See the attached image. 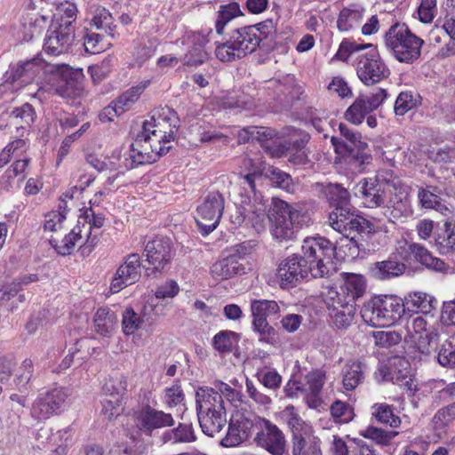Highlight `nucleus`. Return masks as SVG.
<instances>
[{
	"label": "nucleus",
	"mask_w": 455,
	"mask_h": 455,
	"mask_svg": "<svg viewBox=\"0 0 455 455\" xmlns=\"http://www.w3.org/2000/svg\"><path fill=\"white\" fill-rule=\"evenodd\" d=\"M180 125V120L174 110L164 107L153 111L150 120L143 123L142 130L137 134L131 146L129 157L118 164L116 174L109 176L107 184L111 186L120 173L139 165L152 164L160 156L166 155L172 148L170 143Z\"/></svg>",
	"instance_id": "1"
},
{
	"label": "nucleus",
	"mask_w": 455,
	"mask_h": 455,
	"mask_svg": "<svg viewBox=\"0 0 455 455\" xmlns=\"http://www.w3.org/2000/svg\"><path fill=\"white\" fill-rule=\"evenodd\" d=\"M302 256L292 255L281 261L276 276L282 289L297 286L310 275L314 278L331 275L336 247L324 237H307L301 247Z\"/></svg>",
	"instance_id": "2"
},
{
	"label": "nucleus",
	"mask_w": 455,
	"mask_h": 455,
	"mask_svg": "<svg viewBox=\"0 0 455 455\" xmlns=\"http://www.w3.org/2000/svg\"><path fill=\"white\" fill-rule=\"evenodd\" d=\"M46 68L44 83L39 87L37 93L47 92L50 95H59L63 98H75L84 90V74L82 70L74 69L68 65H44L42 59L36 57L12 68L8 81L17 87L30 84Z\"/></svg>",
	"instance_id": "3"
},
{
	"label": "nucleus",
	"mask_w": 455,
	"mask_h": 455,
	"mask_svg": "<svg viewBox=\"0 0 455 455\" xmlns=\"http://www.w3.org/2000/svg\"><path fill=\"white\" fill-rule=\"evenodd\" d=\"M335 56L343 61L351 60L358 78L365 85L378 84L390 75V70L377 47L371 44L343 41Z\"/></svg>",
	"instance_id": "4"
},
{
	"label": "nucleus",
	"mask_w": 455,
	"mask_h": 455,
	"mask_svg": "<svg viewBox=\"0 0 455 455\" xmlns=\"http://www.w3.org/2000/svg\"><path fill=\"white\" fill-rule=\"evenodd\" d=\"M354 192L364 207L380 208L382 215L390 222L394 223L410 212L406 198L397 194L388 195L368 177L358 181Z\"/></svg>",
	"instance_id": "5"
},
{
	"label": "nucleus",
	"mask_w": 455,
	"mask_h": 455,
	"mask_svg": "<svg viewBox=\"0 0 455 455\" xmlns=\"http://www.w3.org/2000/svg\"><path fill=\"white\" fill-rule=\"evenodd\" d=\"M404 313L403 299L395 295L373 297L361 309L363 320L372 327L390 326L400 320Z\"/></svg>",
	"instance_id": "6"
},
{
	"label": "nucleus",
	"mask_w": 455,
	"mask_h": 455,
	"mask_svg": "<svg viewBox=\"0 0 455 455\" xmlns=\"http://www.w3.org/2000/svg\"><path fill=\"white\" fill-rule=\"evenodd\" d=\"M217 30L223 36L221 41H217L215 56L221 62H232L251 53L257 47L264 46L261 39L252 30Z\"/></svg>",
	"instance_id": "7"
},
{
	"label": "nucleus",
	"mask_w": 455,
	"mask_h": 455,
	"mask_svg": "<svg viewBox=\"0 0 455 455\" xmlns=\"http://www.w3.org/2000/svg\"><path fill=\"white\" fill-rule=\"evenodd\" d=\"M268 218L273 237L283 242L293 239L295 233L301 227V219L304 216L288 203L274 198Z\"/></svg>",
	"instance_id": "8"
},
{
	"label": "nucleus",
	"mask_w": 455,
	"mask_h": 455,
	"mask_svg": "<svg viewBox=\"0 0 455 455\" xmlns=\"http://www.w3.org/2000/svg\"><path fill=\"white\" fill-rule=\"evenodd\" d=\"M52 15L28 12L21 18L23 28H68L76 19V7L68 1L62 2L55 8Z\"/></svg>",
	"instance_id": "9"
},
{
	"label": "nucleus",
	"mask_w": 455,
	"mask_h": 455,
	"mask_svg": "<svg viewBox=\"0 0 455 455\" xmlns=\"http://www.w3.org/2000/svg\"><path fill=\"white\" fill-rule=\"evenodd\" d=\"M384 39L387 48L399 62L411 64L420 56L423 40L411 30H387Z\"/></svg>",
	"instance_id": "10"
},
{
	"label": "nucleus",
	"mask_w": 455,
	"mask_h": 455,
	"mask_svg": "<svg viewBox=\"0 0 455 455\" xmlns=\"http://www.w3.org/2000/svg\"><path fill=\"white\" fill-rule=\"evenodd\" d=\"M68 396V390L62 387H54L40 391L31 403V418L37 422H41L58 415L61 411Z\"/></svg>",
	"instance_id": "11"
},
{
	"label": "nucleus",
	"mask_w": 455,
	"mask_h": 455,
	"mask_svg": "<svg viewBox=\"0 0 455 455\" xmlns=\"http://www.w3.org/2000/svg\"><path fill=\"white\" fill-rule=\"evenodd\" d=\"M256 177V173H249L242 179L241 187L244 194L243 192L240 194L242 216L238 218V222L248 219L252 223L259 224L265 220L266 206L261 200L258 201L255 186Z\"/></svg>",
	"instance_id": "12"
},
{
	"label": "nucleus",
	"mask_w": 455,
	"mask_h": 455,
	"mask_svg": "<svg viewBox=\"0 0 455 455\" xmlns=\"http://www.w3.org/2000/svg\"><path fill=\"white\" fill-rule=\"evenodd\" d=\"M253 442L271 455H283L287 449V441L283 430L266 418H258Z\"/></svg>",
	"instance_id": "13"
},
{
	"label": "nucleus",
	"mask_w": 455,
	"mask_h": 455,
	"mask_svg": "<svg viewBox=\"0 0 455 455\" xmlns=\"http://www.w3.org/2000/svg\"><path fill=\"white\" fill-rule=\"evenodd\" d=\"M224 206V197L218 191L209 192L203 203L197 206L196 221L203 235H209L217 228L221 219Z\"/></svg>",
	"instance_id": "14"
},
{
	"label": "nucleus",
	"mask_w": 455,
	"mask_h": 455,
	"mask_svg": "<svg viewBox=\"0 0 455 455\" xmlns=\"http://www.w3.org/2000/svg\"><path fill=\"white\" fill-rule=\"evenodd\" d=\"M328 222L333 230L351 240L370 228L369 222L365 219L355 215L347 206H336L329 213Z\"/></svg>",
	"instance_id": "15"
},
{
	"label": "nucleus",
	"mask_w": 455,
	"mask_h": 455,
	"mask_svg": "<svg viewBox=\"0 0 455 455\" xmlns=\"http://www.w3.org/2000/svg\"><path fill=\"white\" fill-rule=\"evenodd\" d=\"M258 418H250L243 413L233 415L228 423L227 435L221 439L220 444L224 447H235L248 440L252 435L255 436Z\"/></svg>",
	"instance_id": "16"
},
{
	"label": "nucleus",
	"mask_w": 455,
	"mask_h": 455,
	"mask_svg": "<svg viewBox=\"0 0 455 455\" xmlns=\"http://www.w3.org/2000/svg\"><path fill=\"white\" fill-rule=\"evenodd\" d=\"M174 422L171 413L155 409L150 405L142 407L135 419L138 430L147 436H151L156 429L173 426Z\"/></svg>",
	"instance_id": "17"
},
{
	"label": "nucleus",
	"mask_w": 455,
	"mask_h": 455,
	"mask_svg": "<svg viewBox=\"0 0 455 455\" xmlns=\"http://www.w3.org/2000/svg\"><path fill=\"white\" fill-rule=\"evenodd\" d=\"M141 275V260L138 253H131L124 258V263L116 269L112 278L110 290L119 292L124 287L135 283Z\"/></svg>",
	"instance_id": "18"
},
{
	"label": "nucleus",
	"mask_w": 455,
	"mask_h": 455,
	"mask_svg": "<svg viewBox=\"0 0 455 455\" xmlns=\"http://www.w3.org/2000/svg\"><path fill=\"white\" fill-rule=\"evenodd\" d=\"M49 241L57 252L63 256L69 255L76 245L80 246L83 255H89L94 248L89 246L90 243H86V236L83 233L80 220L61 240L52 236Z\"/></svg>",
	"instance_id": "19"
},
{
	"label": "nucleus",
	"mask_w": 455,
	"mask_h": 455,
	"mask_svg": "<svg viewBox=\"0 0 455 455\" xmlns=\"http://www.w3.org/2000/svg\"><path fill=\"white\" fill-rule=\"evenodd\" d=\"M172 255V241L167 237H156L145 246L147 260L156 270L163 269L170 263Z\"/></svg>",
	"instance_id": "20"
},
{
	"label": "nucleus",
	"mask_w": 455,
	"mask_h": 455,
	"mask_svg": "<svg viewBox=\"0 0 455 455\" xmlns=\"http://www.w3.org/2000/svg\"><path fill=\"white\" fill-rule=\"evenodd\" d=\"M196 408L197 416L227 413L221 394L208 387H199L196 389Z\"/></svg>",
	"instance_id": "21"
},
{
	"label": "nucleus",
	"mask_w": 455,
	"mask_h": 455,
	"mask_svg": "<svg viewBox=\"0 0 455 455\" xmlns=\"http://www.w3.org/2000/svg\"><path fill=\"white\" fill-rule=\"evenodd\" d=\"M339 130L350 146V158L359 165L369 164L371 156L368 150V144L362 140L361 133L342 123L339 124Z\"/></svg>",
	"instance_id": "22"
},
{
	"label": "nucleus",
	"mask_w": 455,
	"mask_h": 455,
	"mask_svg": "<svg viewBox=\"0 0 455 455\" xmlns=\"http://www.w3.org/2000/svg\"><path fill=\"white\" fill-rule=\"evenodd\" d=\"M281 416L291 433V442L314 435L310 423L301 418L293 405H287Z\"/></svg>",
	"instance_id": "23"
},
{
	"label": "nucleus",
	"mask_w": 455,
	"mask_h": 455,
	"mask_svg": "<svg viewBox=\"0 0 455 455\" xmlns=\"http://www.w3.org/2000/svg\"><path fill=\"white\" fill-rule=\"evenodd\" d=\"M246 267L243 262L239 261L235 255L227 257L216 261L211 267L212 276L216 280H227L237 275H243Z\"/></svg>",
	"instance_id": "24"
},
{
	"label": "nucleus",
	"mask_w": 455,
	"mask_h": 455,
	"mask_svg": "<svg viewBox=\"0 0 455 455\" xmlns=\"http://www.w3.org/2000/svg\"><path fill=\"white\" fill-rule=\"evenodd\" d=\"M44 49L52 55H60L68 52L75 39L71 30H47Z\"/></svg>",
	"instance_id": "25"
},
{
	"label": "nucleus",
	"mask_w": 455,
	"mask_h": 455,
	"mask_svg": "<svg viewBox=\"0 0 455 455\" xmlns=\"http://www.w3.org/2000/svg\"><path fill=\"white\" fill-rule=\"evenodd\" d=\"M406 269L405 264L389 257L387 259L377 261L370 268L371 275L379 281H386L402 275Z\"/></svg>",
	"instance_id": "26"
},
{
	"label": "nucleus",
	"mask_w": 455,
	"mask_h": 455,
	"mask_svg": "<svg viewBox=\"0 0 455 455\" xmlns=\"http://www.w3.org/2000/svg\"><path fill=\"white\" fill-rule=\"evenodd\" d=\"M340 375L344 389L353 391L364 380V365L359 360H348L342 367Z\"/></svg>",
	"instance_id": "27"
},
{
	"label": "nucleus",
	"mask_w": 455,
	"mask_h": 455,
	"mask_svg": "<svg viewBox=\"0 0 455 455\" xmlns=\"http://www.w3.org/2000/svg\"><path fill=\"white\" fill-rule=\"evenodd\" d=\"M78 220L81 221L83 233L86 236V243H90L89 246L94 247L97 243V235H92V229L100 228L104 225V213L90 206L84 209Z\"/></svg>",
	"instance_id": "28"
},
{
	"label": "nucleus",
	"mask_w": 455,
	"mask_h": 455,
	"mask_svg": "<svg viewBox=\"0 0 455 455\" xmlns=\"http://www.w3.org/2000/svg\"><path fill=\"white\" fill-rule=\"evenodd\" d=\"M36 118V110L29 103H25L20 107L14 108L10 113L11 122L15 126L20 137H23L25 132L30 129Z\"/></svg>",
	"instance_id": "29"
},
{
	"label": "nucleus",
	"mask_w": 455,
	"mask_h": 455,
	"mask_svg": "<svg viewBox=\"0 0 455 455\" xmlns=\"http://www.w3.org/2000/svg\"><path fill=\"white\" fill-rule=\"evenodd\" d=\"M343 283L340 285L343 292L347 295V299L353 304L363 296L366 291V280L359 274L341 273Z\"/></svg>",
	"instance_id": "30"
},
{
	"label": "nucleus",
	"mask_w": 455,
	"mask_h": 455,
	"mask_svg": "<svg viewBox=\"0 0 455 455\" xmlns=\"http://www.w3.org/2000/svg\"><path fill=\"white\" fill-rule=\"evenodd\" d=\"M410 363L403 356H393L387 365L382 366L379 371L384 380L399 381L404 379L410 373Z\"/></svg>",
	"instance_id": "31"
},
{
	"label": "nucleus",
	"mask_w": 455,
	"mask_h": 455,
	"mask_svg": "<svg viewBox=\"0 0 455 455\" xmlns=\"http://www.w3.org/2000/svg\"><path fill=\"white\" fill-rule=\"evenodd\" d=\"M162 439L172 444L190 443L196 440V435L191 423H179L176 427L165 431Z\"/></svg>",
	"instance_id": "32"
},
{
	"label": "nucleus",
	"mask_w": 455,
	"mask_h": 455,
	"mask_svg": "<svg viewBox=\"0 0 455 455\" xmlns=\"http://www.w3.org/2000/svg\"><path fill=\"white\" fill-rule=\"evenodd\" d=\"M321 196L336 206H347L350 200L347 189L337 183L318 184Z\"/></svg>",
	"instance_id": "33"
},
{
	"label": "nucleus",
	"mask_w": 455,
	"mask_h": 455,
	"mask_svg": "<svg viewBox=\"0 0 455 455\" xmlns=\"http://www.w3.org/2000/svg\"><path fill=\"white\" fill-rule=\"evenodd\" d=\"M117 322L115 312L106 307L99 308L94 316L95 331L102 336H108L116 329Z\"/></svg>",
	"instance_id": "34"
},
{
	"label": "nucleus",
	"mask_w": 455,
	"mask_h": 455,
	"mask_svg": "<svg viewBox=\"0 0 455 455\" xmlns=\"http://www.w3.org/2000/svg\"><path fill=\"white\" fill-rule=\"evenodd\" d=\"M197 418L203 433L210 437L220 434L228 422L227 413L199 415Z\"/></svg>",
	"instance_id": "35"
},
{
	"label": "nucleus",
	"mask_w": 455,
	"mask_h": 455,
	"mask_svg": "<svg viewBox=\"0 0 455 455\" xmlns=\"http://www.w3.org/2000/svg\"><path fill=\"white\" fill-rule=\"evenodd\" d=\"M372 112L364 95L358 96L353 104L346 110L345 119L355 125L361 124L366 116Z\"/></svg>",
	"instance_id": "36"
},
{
	"label": "nucleus",
	"mask_w": 455,
	"mask_h": 455,
	"mask_svg": "<svg viewBox=\"0 0 455 455\" xmlns=\"http://www.w3.org/2000/svg\"><path fill=\"white\" fill-rule=\"evenodd\" d=\"M409 250L415 259L427 267L435 271H443L444 269L445 263L442 259L434 257L429 251L421 244L411 243L409 246Z\"/></svg>",
	"instance_id": "37"
},
{
	"label": "nucleus",
	"mask_w": 455,
	"mask_h": 455,
	"mask_svg": "<svg viewBox=\"0 0 455 455\" xmlns=\"http://www.w3.org/2000/svg\"><path fill=\"white\" fill-rule=\"evenodd\" d=\"M275 135V131L268 127L247 126L238 132L237 140L239 143L264 141L272 139Z\"/></svg>",
	"instance_id": "38"
},
{
	"label": "nucleus",
	"mask_w": 455,
	"mask_h": 455,
	"mask_svg": "<svg viewBox=\"0 0 455 455\" xmlns=\"http://www.w3.org/2000/svg\"><path fill=\"white\" fill-rule=\"evenodd\" d=\"M372 418L379 423L398 427L401 419L394 413V407L386 403H377L371 407Z\"/></svg>",
	"instance_id": "39"
},
{
	"label": "nucleus",
	"mask_w": 455,
	"mask_h": 455,
	"mask_svg": "<svg viewBox=\"0 0 455 455\" xmlns=\"http://www.w3.org/2000/svg\"><path fill=\"white\" fill-rule=\"evenodd\" d=\"M28 148V141L21 138L8 143L0 153V167L6 165L12 158L24 156Z\"/></svg>",
	"instance_id": "40"
},
{
	"label": "nucleus",
	"mask_w": 455,
	"mask_h": 455,
	"mask_svg": "<svg viewBox=\"0 0 455 455\" xmlns=\"http://www.w3.org/2000/svg\"><path fill=\"white\" fill-rule=\"evenodd\" d=\"M325 382V373L322 371H314L307 374L306 383L303 384V395L315 401Z\"/></svg>",
	"instance_id": "41"
},
{
	"label": "nucleus",
	"mask_w": 455,
	"mask_h": 455,
	"mask_svg": "<svg viewBox=\"0 0 455 455\" xmlns=\"http://www.w3.org/2000/svg\"><path fill=\"white\" fill-rule=\"evenodd\" d=\"M309 140V135L302 131H295L288 140L280 144L275 156L280 157L284 154L293 150H305L304 148Z\"/></svg>",
	"instance_id": "42"
},
{
	"label": "nucleus",
	"mask_w": 455,
	"mask_h": 455,
	"mask_svg": "<svg viewBox=\"0 0 455 455\" xmlns=\"http://www.w3.org/2000/svg\"><path fill=\"white\" fill-rule=\"evenodd\" d=\"M239 342V335L232 331H221L212 339L213 347L220 354L232 352Z\"/></svg>",
	"instance_id": "43"
},
{
	"label": "nucleus",
	"mask_w": 455,
	"mask_h": 455,
	"mask_svg": "<svg viewBox=\"0 0 455 455\" xmlns=\"http://www.w3.org/2000/svg\"><path fill=\"white\" fill-rule=\"evenodd\" d=\"M320 440L315 435L291 442L292 455H322Z\"/></svg>",
	"instance_id": "44"
},
{
	"label": "nucleus",
	"mask_w": 455,
	"mask_h": 455,
	"mask_svg": "<svg viewBox=\"0 0 455 455\" xmlns=\"http://www.w3.org/2000/svg\"><path fill=\"white\" fill-rule=\"evenodd\" d=\"M102 389L106 396L123 397L127 390V377L119 372L113 373L106 379Z\"/></svg>",
	"instance_id": "45"
},
{
	"label": "nucleus",
	"mask_w": 455,
	"mask_h": 455,
	"mask_svg": "<svg viewBox=\"0 0 455 455\" xmlns=\"http://www.w3.org/2000/svg\"><path fill=\"white\" fill-rule=\"evenodd\" d=\"M330 317L337 329H347L353 322L355 305L342 307L328 308Z\"/></svg>",
	"instance_id": "46"
},
{
	"label": "nucleus",
	"mask_w": 455,
	"mask_h": 455,
	"mask_svg": "<svg viewBox=\"0 0 455 455\" xmlns=\"http://www.w3.org/2000/svg\"><path fill=\"white\" fill-rule=\"evenodd\" d=\"M323 299L327 308L342 307L346 306L354 305L347 299V295L343 292L342 288L328 286L325 291L322 292Z\"/></svg>",
	"instance_id": "47"
},
{
	"label": "nucleus",
	"mask_w": 455,
	"mask_h": 455,
	"mask_svg": "<svg viewBox=\"0 0 455 455\" xmlns=\"http://www.w3.org/2000/svg\"><path fill=\"white\" fill-rule=\"evenodd\" d=\"M280 308L275 300L254 299L251 303L253 319H266L278 314Z\"/></svg>",
	"instance_id": "48"
},
{
	"label": "nucleus",
	"mask_w": 455,
	"mask_h": 455,
	"mask_svg": "<svg viewBox=\"0 0 455 455\" xmlns=\"http://www.w3.org/2000/svg\"><path fill=\"white\" fill-rule=\"evenodd\" d=\"M435 243L441 250L448 252L455 248V224L446 221L435 234Z\"/></svg>",
	"instance_id": "49"
},
{
	"label": "nucleus",
	"mask_w": 455,
	"mask_h": 455,
	"mask_svg": "<svg viewBox=\"0 0 455 455\" xmlns=\"http://www.w3.org/2000/svg\"><path fill=\"white\" fill-rule=\"evenodd\" d=\"M149 80L142 81L139 84L127 90L116 100V106L124 112L139 100L140 94L149 85Z\"/></svg>",
	"instance_id": "50"
},
{
	"label": "nucleus",
	"mask_w": 455,
	"mask_h": 455,
	"mask_svg": "<svg viewBox=\"0 0 455 455\" xmlns=\"http://www.w3.org/2000/svg\"><path fill=\"white\" fill-rule=\"evenodd\" d=\"M419 103V96L418 94L408 91L402 92L395 100L394 111L396 116H403L408 111L417 108Z\"/></svg>",
	"instance_id": "51"
},
{
	"label": "nucleus",
	"mask_w": 455,
	"mask_h": 455,
	"mask_svg": "<svg viewBox=\"0 0 455 455\" xmlns=\"http://www.w3.org/2000/svg\"><path fill=\"white\" fill-rule=\"evenodd\" d=\"M110 45V42L101 35L92 30H87L86 35L84 36V46L86 52L97 54L106 51Z\"/></svg>",
	"instance_id": "52"
},
{
	"label": "nucleus",
	"mask_w": 455,
	"mask_h": 455,
	"mask_svg": "<svg viewBox=\"0 0 455 455\" xmlns=\"http://www.w3.org/2000/svg\"><path fill=\"white\" fill-rule=\"evenodd\" d=\"M414 340L416 348L425 355L430 354V352L435 348L439 335L435 330H428V331L416 336H411Z\"/></svg>",
	"instance_id": "53"
},
{
	"label": "nucleus",
	"mask_w": 455,
	"mask_h": 455,
	"mask_svg": "<svg viewBox=\"0 0 455 455\" xmlns=\"http://www.w3.org/2000/svg\"><path fill=\"white\" fill-rule=\"evenodd\" d=\"M378 27L399 28L400 23L395 19L394 13L381 12L379 14L372 15L370 20L363 25L362 28H377Z\"/></svg>",
	"instance_id": "54"
},
{
	"label": "nucleus",
	"mask_w": 455,
	"mask_h": 455,
	"mask_svg": "<svg viewBox=\"0 0 455 455\" xmlns=\"http://www.w3.org/2000/svg\"><path fill=\"white\" fill-rule=\"evenodd\" d=\"M372 337L376 346L388 348L402 341L403 332L395 330L377 331L373 332Z\"/></svg>",
	"instance_id": "55"
},
{
	"label": "nucleus",
	"mask_w": 455,
	"mask_h": 455,
	"mask_svg": "<svg viewBox=\"0 0 455 455\" xmlns=\"http://www.w3.org/2000/svg\"><path fill=\"white\" fill-rule=\"evenodd\" d=\"M267 177L275 187L283 189L288 193L294 192L295 184L289 173L283 172L278 168H271L268 170Z\"/></svg>",
	"instance_id": "56"
},
{
	"label": "nucleus",
	"mask_w": 455,
	"mask_h": 455,
	"mask_svg": "<svg viewBox=\"0 0 455 455\" xmlns=\"http://www.w3.org/2000/svg\"><path fill=\"white\" fill-rule=\"evenodd\" d=\"M410 303L414 309L428 314L436 307L437 300L427 293L418 291L411 295Z\"/></svg>",
	"instance_id": "57"
},
{
	"label": "nucleus",
	"mask_w": 455,
	"mask_h": 455,
	"mask_svg": "<svg viewBox=\"0 0 455 455\" xmlns=\"http://www.w3.org/2000/svg\"><path fill=\"white\" fill-rule=\"evenodd\" d=\"M252 325L259 336V341L271 345L277 342V333L266 319H253Z\"/></svg>",
	"instance_id": "58"
},
{
	"label": "nucleus",
	"mask_w": 455,
	"mask_h": 455,
	"mask_svg": "<svg viewBox=\"0 0 455 455\" xmlns=\"http://www.w3.org/2000/svg\"><path fill=\"white\" fill-rule=\"evenodd\" d=\"M363 12L360 10L343 9L337 20L338 28H354L361 25Z\"/></svg>",
	"instance_id": "59"
},
{
	"label": "nucleus",
	"mask_w": 455,
	"mask_h": 455,
	"mask_svg": "<svg viewBox=\"0 0 455 455\" xmlns=\"http://www.w3.org/2000/svg\"><path fill=\"white\" fill-rule=\"evenodd\" d=\"M331 414L335 422L339 424L348 423L355 416L353 408L348 403L341 401H336L331 404Z\"/></svg>",
	"instance_id": "60"
},
{
	"label": "nucleus",
	"mask_w": 455,
	"mask_h": 455,
	"mask_svg": "<svg viewBox=\"0 0 455 455\" xmlns=\"http://www.w3.org/2000/svg\"><path fill=\"white\" fill-rule=\"evenodd\" d=\"M397 433L393 431H386L377 427L369 426L365 429L360 431V435L364 438L371 439L379 444H387L390 442Z\"/></svg>",
	"instance_id": "61"
},
{
	"label": "nucleus",
	"mask_w": 455,
	"mask_h": 455,
	"mask_svg": "<svg viewBox=\"0 0 455 455\" xmlns=\"http://www.w3.org/2000/svg\"><path fill=\"white\" fill-rule=\"evenodd\" d=\"M143 323L142 318L132 308H127L123 314L122 326L125 335L134 334Z\"/></svg>",
	"instance_id": "62"
},
{
	"label": "nucleus",
	"mask_w": 455,
	"mask_h": 455,
	"mask_svg": "<svg viewBox=\"0 0 455 455\" xmlns=\"http://www.w3.org/2000/svg\"><path fill=\"white\" fill-rule=\"evenodd\" d=\"M101 413L108 420L116 418L123 412L122 397L106 396L102 401Z\"/></svg>",
	"instance_id": "63"
},
{
	"label": "nucleus",
	"mask_w": 455,
	"mask_h": 455,
	"mask_svg": "<svg viewBox=\"0 0 455 455\" xmlns=\"http://www.w3.org/2000/svg\"><path fill=\"white\" fill-rule=\"evenodd\" d=\"M239 15H242V12L237 3L221 6L216 20V28H223L231 20Z\"/></svg>",
	"instance_id": "64"
}]
</instances>
